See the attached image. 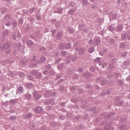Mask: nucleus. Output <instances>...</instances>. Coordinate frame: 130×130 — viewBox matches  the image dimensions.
<instances>
[{
    "label": "nucleus",
    "instance_id": "obj_62",
    "mask_svg": "<svg viewBox=\"0 0 130 130\" xmlns=\"http://www.w3.org/2000/svg\"><path fill=\"white\" fill-rule=\"evenodd\" d=\"M19 24H21V25L23 24V19H19Z\"/></svg>",
    "mask_w": 130,
    "mask_h": 130
},
{
    "label": "nucleus",
    "instance_id": "obj_23",
    "mask_svg": "<svg viewBox=\"0 0 130 130\" xmlns=\"http://www.w3.org/2000/svg\"><path fill=\"white\" fill-rule=\"evenodd\" d=\"M113 68H114V63L112 62V63H110L109 65V67H108V69L109 70H112V69H113Z\"/></svg>",
    "mask_w": 130,
    "mask_h": 130
},
{
    "label": "nucleus",
    "instance_id": "obj_42",
    "mask_svg": "<svg viewBox=\"0 0 130 130\" xmlns=\"http://www.w3.org/2000/svg\"><path fill=\"white\" fill-rule=\"evenodd\" d=\"M45 69H47V70H50L51 69V65L48 64L45 66Z\"/></svg>",
    "mask_w": 130,
    "mask_h": 130
},
{
    "label": "nucleus",
    "instance_id": "obj_53",
    "mask_svg": "<svg viewBox=\"0 0 130 130\" xmlns=\"http://www.w3.org/2000/svg\"><path fill=\"white\" fill-rule=\"evenodd\" d=\"M114 115V113H110V114H108V117H111V116H113Z\"/></svg>",
    "mask_w": 130,
    "mask_h": 130
},
{
    "label": "nucleus",
    "instance_id": "obj_7",
    "mask_svg": "<svg viewBox=\"0 0 130 130\" xmlns=\"http://www.w3.org/2000/svg\"><path fill=\"white\" fill-rule=\"evenodd\" d=\"M27 62H28V59L26 57H24V58H22L20 60L21 64H22V65H24V66H25V64H26Z\"/></svg>",
    "mask_w": 130,
    "mask_h": 130
},
{
    "label": "nucleus",
    "instance_id": "obj_5",
    "mask_svg": "<svg viewBox=\"0 0 130 130\" xmlns=\"http://www.w3.org/2000/svg\"><path fill=\"white\" fill-rule=\"evenodd\" d=\"M43 111V109L41 107H37L35 109V113H41Z\"/></svg>",
    "mask_w": 130,
    "mask_h": 130
},
{
    "label": "nucleus",
    "instance_id": "obj_24",
    "mask_svg": "<svg viewBox=\"0 0 130 130\" xmlns=\"http://www.w3.org/2000/svg\"><path fill=\"white\" fill-rule=\"evenodd\" d=\"M122 28H123V26L122 25H118L117 26V31H121V30H122Z\"/></svg>",
    "mask_w": 130,
    "mask_h": 130
},
{
    "label": "nucleus",
    "instance_id": "obj_47",
    "mask_svg": "<svg viewBox=\"0 0 130 130\" xmlns=\"http://www.w3.org/2000/svg\"><path fill=\"white\" fill-rule=\"evenodd\" d=\"M34 11H35V8H30V9L29 10V12L30 13H33Z\"/></svg>",
    "mask_w": 130,
    "mask_h": 130
},
{
    "label": "nucleus",
    "instance_id": "obj_45",
    "mask_svg": "<svg viewBox=\"0 0 130 130\" xmlns=\"http://www.w3.org/2000/svg\"><path fill=\"white\" fill-rule=\"evenodd\" d=\"M100 57H98L95 59H94V61L95 62H99V61H100Z\"/></svg>",
    "mask_w": 130,
    "mask_h": 130
},
{
    "label": "nucleus",
    "instance_id": "obj_43",
    "mask_svg": "<svg viewBox=\"0 0 130 130\" xmlns=\"http://www.w3.org/2000/svg\"><path fill=\"white\" fill-rule=\"evenodd\" d=\"M65 87L64 86H61L59 88V91H63V90H64L65 89Z\"/></svg>",
    "mask_w": 130,
    "mask_h": 130
},
{
    "label": "nucleus",
    "instance_id": "obj_4",
    "mask_svg": "<svg viewBox=\"0 0 130 130\" xmlns=\"http://www.w3.org/2000/svg\"><path fill=\"white\" fill-rule=\"evenodd\" d=\"M34 96L35 100H39V99H40V98L42 97V95L40 94H38V92L35 91L34 93Z\"/></svg>",
    "mask_w": 130,
    "mask_h": 130
},
{
    "label": "nucleus",
    "instance_id": "obj_57",
    "mask_svg": "<svg viewBox=\"0 0 130 130\" xmlns=\"http://www.w3.org/2000/svg\"><path fill=\"white\" fill-rule=\"evenodd\" d=\"M126 120V119L125 118H122L121 119V122H124Z\"/></svg>",
    "mask_w": 130,
    "mask_h": 130
},
{
    "label": "nucleus",
    "instance_id": "obj_15",
    "mask_svg": "<svg viewBox=\"0 0 130 130\" xmlns=\"http://www.w3.org/2000/svg\"><path fill=\"white\" fill-rule=\"evenodd\" d=\"M115 29V24H112L111 25H110L109 27V30L111 31H114Z\"/></svg>",
    "mask_w": 130,
    "mask_h": 130
},
{
    "label": "nucleus",
    "instance_id": "obj_37",
    "mask_svg": "<svg viewBox=\"0 0 130 130\" xmlns=\"http://www.w3.org/2000/svg\"><path fill=\"white\" fill-rule=\"evenodd\" d=\"M93 51H94V47H90L88 50V52H89V53H92Z\"/></svg>",
    "mask_w": 130,
    "mask_h": 130
},
{
    "label": "nucleus",
    "instance_id": "obj_39",
    "mask_svg": "<svg viewBox=\"0 0 130 130\" xmlns=\"http://www.w3.org/2000/svg\"><path fill=\"white\" fill-rule=\"evenodd\" d=\"M62 59L61 58H58L57 59L55 60V62L56 63H58L59 61H60Z\"/></svg>",
    "mask_w": 130,
    "mask_h": 130
},
{
    "label": "nucleus",
    "instance_id": "obj_21",
    "mask_svg": "<svg viewBox=\"0 0 130 130\" xmlns=\"http://www.w3.org/2000/svg\"><path fill=\"white\" fill-rule=\"evenodd\" d=\"M68 31L70 34H74V33H75V29H74V28H69Z\"/></svg>",
    "mask_w": 130,
    "mask_h": 130
},
{
    "label": "nucleus",
    "instance_id": "obj_52",
    "mask_svg": "<svg viewBox=\"0 0 130 130\" xmlns=\"http://www.w3.org/2000/svg\"><path fill=\"white\" fill-rule=\"evenodd\" d=\"M21 43H19L17 45V49L18 50H20V49H21Z\"/></svg>",
    "mask_w": 130,
    "mask_h": 130
},
{
    "label": "nucleus",
    "instance_id": "obj_31",
    "mask_svg": "<svg viewBox=\"0 0 130 130\" xmlns=\"http://www.w3.org/2000/svg\"><path fill=\"white\" fill-rule=\"evenodd\" d=\"M11 52H12V49H8V50H7L5 52V54L7 55H9V54H11Z\"/></svg>",
    "mask_w": 130,
    "mask_h": 130
},
{
    "label": "nucleus",
    "instance_id": "obj_14",
    "mask_svg": "<svg viewBox=\"0 0 130 130\" xmlns=\"http://www.w3.org/2000/svg\"><path fill=\"white\" fill-rule=\"evenodd\" d=\"M63 11V9H62V8L59 7L57 8V10H56V13H57V14H62Z\"/></svg>",
    "mask_w": 130,
    "mask_h": 130
},
{
    "label": "nucleus",
    "instance_id": "obj_17",
    "mask_svg": "<svg viewBox=\"0 0 130 130\" xmlns=\"http://www.w3.org/2000/svg\"><path fill=\"white\" fill-rule=\"evenodd\" d=\"M26 44H27V46H32V45H33V44H34V42H33L31 40H28L26 42Z\"/></svg>",
    "mask_w": 130,
    "mask_h": 130
},
{
    "label": "nucleus",
    "instance_id": "obj_9",
    "mask_svg": "<svg viewBox=\"0 0 130 130\" xmlns=\"http://www.w3.org/2000/svg\"><path fill=\"white\" fill-rule=\"evenodd\" d=\"M23 92H24V88H23V87H19V88H17V94H22Z\"/></svg>",
    "mask_w": 130,
    "mask_h": 130
},
{
    "label": "nucleus",
    "instance_id": "obj_41",
    "mask_svg": "<svg viewBox=\"0 0 130 130\" xmlns=\"http://www.w3.org/2000/svg\"><path fill=\"white\" fill-rule=\"evenodd\" d=\"M25 98L27 99H30V98H31V94L27 93L26 94H25Z\"/></svg>",
    "mask_w": 130,
    "mask_h": 130
},
{
    "label": "nucleus",
    "instance_id": "obj_28",
    "mask_svg": "<svg viewBox=\"0 0 130 130\" xmlns=\"http://www.w3.org/2000/svg\"><path fill=\"white\" fill-rule=\"evenodd\" d=\"M82 5H84V6H86L89 5V2H87V1L85 0H82Z\"/></svg>",
    "mask_w": 130,
    "mask_h": 130
},
{
    "label": "nucleus",
    "instance_id": "obj_33",
    "mask_svg": "<svg viewBox=\"0 0 130 130\" xmlns=\"http://www.w3.org/2000/svg\"><path fill=\"white\" fill-rule=\"evenodd\" d=\"M26 87H27V88H28V89H30V88H32V87H33V84H31V83L27 84L26 85Z\"/></svg>",
    "mask_w": 130,
    "mask_h": 130
},
{
    "label": "nucleus",
    "instance_id": "obj_30",
    "mask_svg": "<svg viewBox=\"0 0 130 130\" xmlns=\"http://www.w3.org/2000/svg\"><path fill=\"white\" fill-rule=\"evenodd\" d=\"M126 44H125V43H122L120 45V47L121 48H124V47H126Z\"/></svg>",
    "mask_w": 130,
    "mask_h": 130
},
{
    "label": "nucleus",
    "instance_id": "obj_44",
    "mask_svg": "<svg viewBox=\"0 0 130 130\" xmlns=\"http://www.w3.org/2000/svg\"><path fill=\"white\" fill-rule=\"evenodd\" d=\"M118 84L119 85H123V81L121 80H118Z\"/></svg>",
    "mask_w": 130,
    "mask_h": 130
},
{
    "label": "nucleus",
    "instance_id": "obj_1",
    "mask_svg": "<svg viewBox=\"0 0 130 130\" xmlns=\"http://www.w3.org/2000/svg\"><path fill=\"white\" fill-rule=\"evenodd\" d=\"M28 80H32L34 78L40 79L42 78V74L41 73H37L36 71H32L30 75L27 77Z\"/></svg>",
    "mask_w": 130,
    "mask_h": 130
},
{
    "label": "nucleus",
    "instance_id": "obj_38",
    "mask_svg": "<svg viewBox=\"0 0 130 130\" xmlns=\"http://www.w3.org/2000/svg\"><path fill=\"white\" fill-rule=\"evenodd\" d=\"M9 119H11V120H16V116H11L9 117Z\"/></svg>",
    "mask_w": 130,
    "mask_h": 130
},
{
    "label": "nucleus",
    "instance_id": "obj_2",
    "mask_svg": "<svg viewBox=\"0 0 130 130\" xmlns=\"http://www.w3.org/2000/svg\"><path fill=\"white\" fill-rule=\"evenodd\" d=\"M72 47V45L71 44H61L59 45V48L61 50H63V49H70Z\"/></svg>",
    "mask_w": 130,
    "mask_h": 130
},
{
    "label": "nucleus",
    "instance_id": "obj_8",
    "mask_svg": "<svg viewBox=\"0 0 130 130\" xmlns=\"http://www.w3.org/2000/svg\"><path fill=\"white\" fill-rule=\"evenodd\" d=\"M105 129L106 130H113V127H112V125L110 124V123L107 124L105 126Z\"/></svg>",
    "mask_w": 130,
    "mask_h": 130
},
{
    "label": "nucleus",
    "instance_id": "obj_25",
    "mask_svg": "<svg viewBox=\"0 0 130 130\" xmlns=\"http://www.w3.org/2000/svg\"><path fill=\"white\" fill-rule=\"evenodd\" d=\"M94 45H99V44H100V40L98 39L95 40L94 42Z\"/></svg>",
    "mask_w": 130,
    "mask_h": 130
},
{
    "label": "nucleus",
    "instance_id": "obj_6",
    "mask_svg": "<svg viewBox=\"0 0 130 130\" xmlns=\"http://www.w3.org/2000/svg\"><path fill=\"white\" fill-rule=\"evenodd\" d=\"M3 46L5 49H9V48H11V46H12L11 43L9 42L5 43Z\"/></svg>",
    "mask_w": 130,
    "mask_h": 130
},
{
    "label": "nucleus",
    "instance_id": "obj_63",
    "mask_svg": "<svg viewBox=\"0 0 130 130\" xmlns=\"http://www.w3.org/2000/svg\"><path fill=\"white\" fill-rule=\"evenodd\" d=\"M108 50H107V49H104L103 50V53H107Z\"/></svg>",
    "mask_w": 130,
    "mask_h": 130
},
{
    "label": "nucleus",
    "instance_id": "obj_58",
    "mask_svg": "<svg viewBox=\"0 0 130 130\" xmlns=\"http://www.w3.org/2000/svg\"><path fill=\"white\" fill-rule=\"evenodd\" d=\"M102 80V78L100 77L96 79V82H99Z\"/></svg>",
    "mask_w": 130,
    "mask_h": 130
},
{
    "label": "nucleus",
    "instance_id": "obj_54",
    "mask_svg": "<svg viewBox=\"0 0 130 130\" xmlns=\"http://www.w3.org/2000/svg\"><path fill=\"white\" fill-rule=\"evenodd\" d=\"M10 19V16L6 15L4 17V20H9Z\"/></svg>",
    "mask_w": 130,
    "mask_h": 130
},
{
    "label": "nucleus",
    "instance_id": "obj_51",
    "mask_svg": "<svg viewBox=\"0 0 130 130\" xmlns=\"http://www.w3.org/2000/svg\"><path fill=\"white\" fill-rule=\"evenodd\" d=\"M58 55H59V51H57L56 52V54L54 55V56L57 57V56H58Z\"/></svg>",
    "mask_w": 130,
    "mask_h": 130
},
{
    "label": "nucleus",
    "instance_id": "obj_19",
    "mask_svg": "<svg viewBox=\"0 0 130 130\" xmlns=\"http://www.w3.org/2000/svg\"><path fill=\"white\" fill-rule=\"evenodd\" d=\"M24 117L25 118L27 119L31 118V117H32V114H31L30 113H28L25 115Z\"/></svg>",
    "mask_w": 130,
    "mask_h": 130
},
{
    "label": "nucleus",
    "instance_id": "obj_20",
    "mask_svg": "<svg viewBox=\"0 0 130 130\" xmlns=\"http://www.w3.org/2000/svg\"><path fill=\"white\" fill-rule=\"evenodd\" d=\"M119 129H121V130L125 129V128H126V125H124V124L120 125L119 126Z\"/></svg>",
    "mask_w": 130,
    "mask_h": 130
},
{
    "label": "nucleus",
    "instance_id": "obj_12",
    "mask_svg": "<svg viewBox=\"0 0 130 130\" xmlns=\"http://www.w3.org/2000/svg\"><path fill=\"white\" fill-rule=\"evenodd\" d=\"M78 51L79 55H82V54H84V53H85V50L83 48L79 49Z\"/></svg>",
    "mask_w": 130,
    "mask_h": 130
},
{
    "label": "nucleus",
    "instance_id": "obj_55",
    "mask_svg": "<svg viewBox=\"0 0 130 130\" xmlns=\"http://www.w3.org/2000/svg\"><path fill=\"white\" fill-rule=\"evenodd\" d=\"M16 38L17 36L16 35V34H13L12 35V39H13V40H16Z\"/></svg>",
    "mask_w": 130,
    "mask_h": 130
},
{
    "label": "nucleus",
    "instance_id": "obj_50",
    "mask_svg": "<svg viewBox=\"0 0 130 130\" xmlns=\"http://www.w3.org/2000/svg\"><path fill=\"white\" fill-rule=\"evenodd\" d=\"M118 106H122V105H123V102H118Z\"/></svg>",
    "mask_w": 130,
    "mask_h": 130
},
{
    "label": "nucleus",
    "instance_id": "obj_59",
    "mask_svg": "<svg viewBox=\"0 0 130 130\" xmlns=\"http://www.w3.org/2000/svg\"><path fill=\"white\" fill-rule=\"evenodd\" d=\"M64 118V116L61 115L59 116V119H60L61 120H63Z\"/></svg>",
    "mask_w": 130,
    "mask_h": 130
},
{
    "label": "nucleus",
    "instance_id": "obj_16",
    "mask_svg": "<svg viewBox=\"0 0 130 130\" xmlns=\"http://www.w3.org/2000/svg\"><path fill=\"white\" fill-rule=\"evenodd\" d=\"M54 101V99L52 100H48L45 102V105H48L51 103V102H53Z\"/></svg>",
    "mask_w": 130,
    "mask_h": 130
},
{
    "label": "nucleus",
    "instance_id": "obj_29",
    "mask_svg": "<svg viewBox=\"0 0 130 130\" xmlns=\"http://www.w3.org/2000/svg\"><path fill=\"white\" fill-rule=\"evenodd\" d=\"M12 25V27H14V28H16V27H17V21H13Z\"/></svg>",
    "mask_w": 130,
    "mask_h": 130
},
{
    "label": "nucleus",
    "instance_id": "obj_60",
    "mask_svg": "<svg viewBox=\"0 0 130 130\" xmlns=\"http://www.w3.org/2000/svg\"><path fill=\"white\" fill-rule=\"evenodd\" d=\"M6 26H11V22H7L6 23Z\"/></svg>",
    "mask_w": 130,
    "mask_h": 130
},
{
    "label": "nucleus",
    "instance_id": "obj_18",
    "mask_svg": "<svg viewBox=\"0 0 130 130\" xmlns=\"http://www.w3.org/2000/svg\"><path fill=\"white\" fill-rule=\"evenodd\" d=\"M128 37V34L126 33H124L121 36L122 39H127Z\"/></svg>",
    "mask_w": 130,
    "mask_h": 130
},
{
    "label": "nucleus",
    "instance_id": "obj_40",
    "mask_svg": "<svg viewBox=\"0 0 130 130\" xmlns=\"http://www.w3.org/2000/svg\"><path fill=\"white\" fill-rule=\"evenodd\" d=\"M100 66H102V68L104 69V68H106V67H107V63H105L104 64H101V63H99Z\"/></svg>",
    "mask_w": 130,
    "mask_h": 130
},
{
    "label": "nucleus",
    "instance_id": "obj_49",
    "mask_svg": "<svg viewBox=\"0 0 130 130\" xmlns=\"http://www.w3.org/2000/svg\"><path fill=\"white\" fill-rule=\"evenodd\" d=\"M46 49L43 47L40 48V51H45Z\"/></svg>",
    "mask_w": 130,
    "mask_h": 130
},
{
    "label": "nucleus",
    "instance_id": "obj_27",
    "mask_svg": "<svg viewBox=\"0 0 130 130\" xmlns=\"http://www.w3.org/2000/svg\"><path fill=\"white\" fill-rule=\"evenodd\" d=\"M107 83V81L106 80V79H104L101 82V85H102V86H104V85L106 84Z\"/></svg>",
    "mask_w": 130,
    "mask_h": 130
},
{
    "label": "nucleus",
    "instance_id": "obj_61",
    "mask_svg": "<svg viewBox=\"0 0 130 130\" xmlns=\"http://www.w3.org/2000/svg\"><path fill=\"white\" fill-rule=\"evenodd\" d=\"M4 49L5 48L4 47V46L3 47L0 46V51H4Z\"/></svg>",
    "mask_w": 130,
    "mask_h": 130
},
{
    "label": "nucleus",
    "instance_id": "obj_3",
    "mask_svg": "<svg viewBox=\"0 0 130 130\" xmlns=\"http://www.w3.org/2000/svg\"><path fill=\"white\" fill-rule=\"evenodd\" d=\"M46 60V57L43 56L41 57L40 60L38 59L35 63H32L33 67H36L37 64H39L41 62H44Z\"/></svg>",
    "mask_w": 130,
    "mask_h": 130
},
{
    "label": "nucleus",
    "instance_id": "obj_36",
    "mask_svg": "<svg viewBox=\"0 0 130 130\" xmlns=\"http://www.w3.org/2000/svg\"><path fill=\"white\" fill-rule=\"evenodd\" d=\"M36 17L37 20H41V15L40 14H37Z\"/></svg>",
    "mask_w": 130,
    "mask_h": 130
},
{
    "label": "nucleus",
    "instance_id": "obj_11",
    "mask_svg": "<svg viewBox=\"0 0 130 130\" xmlns=\"http://www.w3.org/2000/svg\"><path fill=\"white\" fill-rule=\"evenodd\" d=\"M62 33L61 32H58V34H57L56 35V39H58V40H60V39H61V38H62Z\"/></svg>",
    "mask_w": 130,
    "mask_h": 130
},
{
    "label": "nucleus",
    "instance_id": "obj_56",
    "mask_svg": "<svg viewBox=\"0 0 130 130\" xmlns=\"http://www.w3.org/2000/svg\"><path fill=\"white\" fill-rule=\"evenodd\" d=\"M62 69V65L60 64L58 66V69L59 70V71H60V70H61Z\"/></svg>",
    "mask_w": 130,
    "mask_h": 130
},
{
    "label": "nucleus",
    "instance_id": "obj_46",
    "mask_svg": "<svg viewBox=\"0 0 130 130\" xmlns=\"http://www.w3.org/2000/svg\"><path fill=\"white\" fill-rule=\"evenodd\" d=\"M127 55V52H124L122 53L121 56H123V57H124Z\"/></svg>",
    "mask_w": 130,
    "mask_h": 130
},
{
    "label": "nucleus",
    "instance_id": "obj_13",
    "mask_svg": "<svg viewBox=\"0 0 130 130\" xmlns=\"http://www.w3.org/2000/svg\"><path fill=\"white\" fill-rule=\"evenodd\" d=\"M91 74L89 72L86 73L84 74V77L86 79H89V78H91Z\"/></svg>",
    "mask_w": 130,
    "mask_h": 130
},
{
    "label": "nucleus",
    "instance_id": "obj_34",
    "mask_svg": "<svg viewBox=\"0 0 130 130\" xmlns=\"http://www.w3.org/2000/svg\"><path fill=\"white\" fill-rule=\"evenodd\" d=\"M70 58H71L72 61H75L77 60L76 56H71Z\"/></svg>",
    "mask_w": 130,
    "mask_h": 130
},
{
    "label": "nucleus",
    "instance_id": "obj_32",
    "mask_svg": "<svg viewBox=\"0 0 130 130\" xmlns=\"http://www.w3.org/2000/svg\"><path fill=\"white\" fill-rule=\"evenodd\" d=\"M9 34V30H6L4 31H3V36H6V35H8Z\"/></svg>",
    "mask_w": 130,
    "mask_h": 130
},
{
    "label": "nucleus",
    "instance_id": "obj_64",
    "mask_svg": "<svg viewBox=\"0 0 130 130\" xmlns=\"http://www.w3.org/2000/svg\"><path fill=\"white\" fill-rule=\"evenodd\" d=\"M92 43H93V40H90L88 41V44H92Z\"/></svg>",
    "mask_w": 130,
    "mask_h": 130
},
{
    "label": "nucleus",
    "instance_id": "obj_35",
    "mask_svg": "<svg viewBox=\"0 0 130 130\" xmlns=\"http://www.w3.org/2000/svg\"><path fill=\"white\" fill-rule=\"evenodd\" d=\"M75 12H76V11H75L74 10L71 9V10H70L69 11L68 13H69L70 15H73V14H74V13H75Z\"/></svg>",
    "mask_w": 130,
    "mask_h": 130
},
{
    "label": "nucleus",
    "instance_id": "obj_22",
    "mask_svg": "<svg viewBox=\"0 0 130 130\" xmlns=\"http://www.w3.org/2000/svg\"><path fill=\"white\" fill-rule=\"evenodd\" d=\"M110 93H111V91L110 90H108V92H106V91H103L101 95L102 96H104V95H109V94H110Z\"/></svg>",
    "mask_w": 130,
    "mask_h": 130
},
{
    "label": "nucleus",
    "instance_id": "obj_48",
    "mask_svg": "<svg viewBox=\"0 0 130 130\" xmlns=\"http://www.w3.org/2000/svg\"><path fill=\"white\" fill-rule=\"evenodd\" d=\"M83 71H84V69H83V68H82V67H79L78 68L79 73H82V72H83Z\"/></svg>",
    "mask_w": 130,
    "mask_h": 130
},
{
    "label": "nucleus",
    "instance_id": "obj_10",
    "mask_svg": "<svg viewBox=\"0 0 130 130\" xmlns=\"http://www.w3.org/2000/svg\"><path fill=\"white\" fill-rule=\"evenodd\" d=\"M52 95V91L51 90H47L45 93V97H50Z\"/></svg>",
    "mask_w": 130,
    "mask_h": 130
},
{
    "label": "nucleus",
    "instance_id": "obj_26",
    "mask_svg": "<svg viewBox=\"0 0 130 130\" xmlns=\"http://www.w3.org/2000/svg\"><path fill=\"white\" fill-rule=\"evenodd\" d=\"M60 54L61 56L64 57L67 55V52H66V51H62L60 52Z\"/></svg>",
    "mask_w": 130,
    "mask_h": 130
}]
</instances>
